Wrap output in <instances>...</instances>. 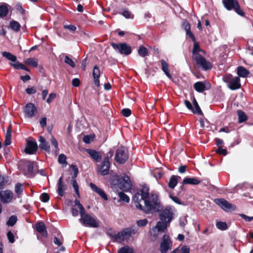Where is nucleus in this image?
I'll list each match as a JSON object with an SVG mask.
<instances>
[{
    "mask_svg": "<svg viewBox=\"0 0 253 253\" xmlns=\"http://www.w3.org/2000/svg\"><path fill=\"white\" fill-rule=\"evenodd\" d=\"M144 206L140 203L135 205L137 209L143 211L146 214L150 212H159L163 209L158 193L154 191L150 193V196L144 199Z\"/></svg>",
    "mask_w": 253,
    "mask_h": 253,
    "instance_id": "1",
    "label": "nucleus"
},
{
    "mask_svg": "<svg viewBox=\"0 0 253 253\" xmlns=\"http://www.w3.org/2000/svg\"><path fill=\"white\" fill-rule=\"evenodd\" d=\"M201 52L203 54H205V51L202 49L198 42L196 41L194 42L193 48L192 50L193 59L196 62V64L202 67L204 71L210 70L212 69V65L211 63L207 61L206 58L199 52Z\"/></svg>",
    "mask_w": 253,
    "mask_h": 253,
    "instance_id": "2",
    "label": "nucleus"
},
{
    "mask_svg": "<svg viewBox=\"0 0 253 253\" xmlns=\"http://www.w3.org/2000/svg\"><path fill=\"white\" fill-rule=\"evenodd\" d=\"M138 229L135 226L124 228L121 231L114 235H110V236L114 239L115 242L122 243L125 241H127L129 239L132 235L135 234L138 232Z\"/></svg>",
    "mask_w": 253,
    "mask_h": 253,
    "instance_id": "3",
    "label": "nucleus"
},
{
    "mask_svg": "<svg viewBox=\"0 0 253 253\" xmlns=\"http://www.w3.org/2000/svg\"><path fill=\"white\" fill-rule=\"evenodd\" d=\"M223 80L230 90H237L241 87V80L239 77H234L231 74H227L223 76Z\"/></svg>",
    "mask_w": 253,
    "mask_h": 253,
    "instance_id": "4",
    "label": "nucleus"
},
{
    "mask_svg": "<svg viewBox=\"0 0 253 253\" xmlns=\"http://www.w3.org/2000/svg\"><path fill=\"white\" fill-rule=\"evenodd\" d=\"M80 215L81 218L79 221L84 226L92 228L99 227L98 222L92 216L87 213L85 210L80 212Z\"/></svg>",
    "mask_w": 253,
    "mask_h": 253,
    "instance_id": "5",
    "label": "nucleus"
},
{
    "mask_svg": "<svg viewBox=\"0 0 253 253\" xmlns=\"http://www.w3.org/2000/svg\"><path fill=\"white\" fill-rule=\"evenodd\" d=\"M111 45L115 50L121 55L127 56L132 52L131 47L126 42H111Z\"/></svg>",
    "mask_w": 253,
    "mask_h": 253,
    "instance_id": "6",
    "label": "nucleus"
},
{
    "mask_svg": "<svg viewBox=\"0 0 253 253\" xmlns=\"http://www.w3.org/2000/svg\"><path fill=\"white\" fill-rule=\"evenodd\" d=\"M222 3L224 6L228 10H234L240 16L245 15L244 12L241 9L240 6L237 0H223Z\"/></svg>",
    "mask_w": 253,
    "mask_h": 253,
    "instance_id": "7",
    "label": "nucleus"
},
{
    "mask_svg": "<svg viewBox=\"0 0 253 253\" xmlns=\"http://www.w3.org/2000/svg\"><path fill=\"white\" fill-rule=\"evenodd\" d=\"M150 196L149 193V188L146 184H143L139 192H137L132 197V201L136 205L138 203H140L142 200L147 198Z\"/></svg>",
    "mask_w": 253,
    "mask_h": 253,
    "instance_id": "8",
    "label": "nucleus"
},
{
    "mask_svg": "<svg viewBox=\"0 0 253 253\" xmlns=\"http://www.w3.org/2000/svg\"><path fill=\"white\" fill-rule=\"evenodd\" d=\"M128 159V154L124 147H121L116 150L115 156V161L119 164H124Z\"/></svg>",
    "mask_w": 253,
    "mask_h": 253,
    "instance_id": "9",
    "label": "nucleus"
},
{
    "mask_svg": "<svg viewBox=\"0 0 253 253\" xmlns=\"http://www.w3.org/2000/svg\"><path fill=\"white\" fill-rule=\"evenodd\" d=\"M117 183L120 188L124 191H127L131 188V182L128 176L124 174L123 176H117L116 177Z\"/></svg>",
    "mask_w": 253,
    "mask_h": 253,
    "instance_id": "10",
    "label": "nucleus"
},
{
    "mask_svg": "<svg viewBox=\"0 0 253 253\" xmlns=\"http://www.w3.org/2000/svg\"><path fill=\"white\" fill-rule=\"evenodd\" d=\"M172 246V241L168 234L164 235L162 242L160 244V251L161 253H167L169 250L171 249Z\"/></svg>",
    "mask_w": 253,
    "mask_h": 253,
    "instance_id": "11",
    "label": "nucleus"
},
{
    "mask_svg": "<svg viewBox=\"0 0 253 253\" xmlns=\"http://www.w3.org/2000/svg\"><path fill=\"white\" fill-rule=\"evenodd\" d=\"M71 168L73 171V174L71 178V184L72 185L77 196L79 198H80L81 197L79 192V186L77 180H76V178L77 177L79 173L78 168L77 166L73 165L71 166Z\"/></svg>",
    "mask_w": 253,
    "mask_h": 253,
    "instance_id": "12",
    "label": "nucleus"
},
{
    "mask_svg": "<svg viewBox=\"0 0 253 253\" xmlns=\"http://www.w3.org/2000/svg\"><path fill=\"white\" fill-rule=\"evenodd\" d=\"M214 202L225 211H234L236 209L235 206L229 203L223 198H216Z\"/></svg>",
    "mask_w": 253,
    "mask_h": 253,
    "instance_id": "13",
    "label": "nucleus"
},
{
    "mask_svg": "<svg viewBox=\"0 0 253 253\" xmlns=\"http://www.w3.org/2000/svg\"><path fill=\"white\" fill-rule=\"evenodd\" d=\"M159 214V217L161 221H166L170 223L173 218V213L170 207L167 206L165 209L162 210Z\"/></svg>",
    "mask_w": 253,
    "mask_h": 253,
    "instance_id": "14",
    "label": "nucleus"
},
{
    "mask_svg": "<svg viewBox=\"0 0 253 253\" xmlns=\"http://www.w3.org/2000/svg\"><path fill=\"white\" fill-rule=\"evenodd\" d=\"M38 149V145L35 140L27 141V145L25 149L26 154H33L37 151Z\"/></svg>",
    "mask_w": 253,
    "mask_h": 253,
    "instance_id": "15",
    "label": "nucleus"
},
{
    "mask_svg": "<svg viewBox=\"0 0 253 253\" xmlns=\"http://www.w3.org/2000/svg\"><path fill=\"white\" fill-rule=\"evenodd\" d=\"M111 163L103 160L100 165L98 166V171L102 175H106L109 173Z\"/></svg>",
    "mask_w": 253,
    "mask_h": 253,
    "instance_id": "16",
    "label": "nucleus"
},
{
    "mask_svg": "<svg viewBox=\"0 0 253 253\" xmlns=\"http://www.w3.org/2000/svg\"><path fill=\"white\" fill-rule=\"evenodd\" d=\"M13 197V193L9 190L1 191L0 192V199L3 204L8 203L11 202Z\"/></svg>",
    "mask_w": 253,
    "mask_h": 253,
    "instance_id": "17",
    "label": "nucleus"
},
{
    "mask_svg": "<svg viewBox=\"0 0 253 253\" xmlns=\"http://www.w3.org/2000/svg\"><path fill=\"white\" fill-rule=\"evenodd\" d=\"M24 112L28 117L31 118L37 113V109L33 103H29L25 107Z\"/></svg>",
    "mask_w": 253,
    "mask_h": 253,
    "instance_id": "18",
    "label": "nucleus"
},
{
    "mask_svg": "<svg viewBox=\"0 0 253 253\" xmlns=\"http://www.w3.org/2000/svg\"><path fill=\"white\" fill-rule=\"evenodd\" d=\"M36 230L40 233L44 237H47L48 236L47 231L46 230V227L44 223L42 221H40L37 222L36 225Z\"/></svg>",
    "mask_w": 253,
    "mask_h": 253,
    "instance_id": "19",
    "label": "nucleus"
},
{
    "mask_svg": "<svg viewBox=\"0 0 253 253\" xmlns=\"http://www.w3.org/2000/svg\"><path fill=\"white\" fill-rule=\"evenodd\" d=\"M57 185L58 187L57 192L60 196L63 197L64 195V191L67 189V186L63 181L62 176L59 178L58 181Z\"/></svg>",
    "mask_w": 253,
    "mask_h": 253,
    "instance_id": "20",
    "label": "nucleus"
},
{
    "mask_svg": "<svg viewBox=\"0 0 253 253\" xmlns=\"http://www.w3.org/2000/svg\"><path fill=\"white\" fill-rule=\"evenodd\" d=\"M89 186L92 191L97 193L102 199L106 201L108 200V197L103 190L97 187L93 183H90L89 184Z\"/></svg>",
    "mask_w": 253,
    "mask_h": 253,
    "instance_id": "21",
    "label": "nucleus"
},
{
    "mask_svg": "<svg viewBox=\"0 0 253 253\" xmlns=\"http://www.w3.org/2000/svg\"><path fill=\"white\" fill-rule=\"evenodd\" d=\"M39 141L40 142L39 147L41 149L44 150L47 153H50V148L49 143L42 135L39 136Z\"/></svg>",
    "mask_w": 253,
    "mask_h": 253,
    "instance_id": "22",
    "label": "nucleus"
},
{
    "mask_svg": "<svg viewBox=\"0 0 253 253\" xmlns=\"http://www.w3.org/2000/svg\"><path fill=\"white\" fill-rule=\"evenodd\" d=\"M85 151L89 155L90 157L96 162H98L100 161L101 155L95 150L88 148L86 149Z\"/></svg>",
    "mask_w": 253,
    "mask_h": 253,
    "instance_id": "23",
    "label": "nucleus"
},
{
    "mask_svg": "<svg viewBox=\"0 0 253 253\" xmlns=\"http://www.w3.org/2000/svg\"><path fill=\"white\" fill-rule=\"evenodd\" d=\"M201 181L197 177H186L182 181L183 184L198 185L200 183Z\"/></svg>",
    "mask_w": 253,
    "mask_h": 253,
    "instance_id": "24",
    "label": "nucleus"
},
{
    "mask_svg": "<svg viewBox=\"0 0 253 253\" xmlns=\"http://www.w3.org/2000/svg\"><path fill=\"white\" fill-rule=\"evenodd\" d=\"M237 73L239 78H246L250 74V72L244 67L240 66L237 68Z\"/></svg>",
    "mask_w": 253,
    "mask_h": 253,
    "instance_id": "25",
    "label": "nucleus"
},
{
    "mask_svg": "<svg viewBox=\"0 0 253 253\" xmlns=\"http://www.w3.org/2000/svg\"><path fill=\"white\" fill-rule=\"evenodd\" d=\"M161 63L162 65V69L163 71L165 73L166 75L170 80L172 79V76L170 74L169 70V65L166 62V61L162 59L161 60Z\"/></svg>",
    "mask_w": 253,
    "mask_h": 253,
    "instance_id": "26",
    "label": "nucleus"
},
{
    "mask_svg": "<svg viewBox=\"0 0 253 253\" xmlns=\"http://www.w3.org/2000/svg\"><path fill=\"white\" fill-rule=\"evenodd\" d=\"M237 114L238 116V123L241 124L245 122L248 119V116L246 113L241 110H238L237 111Z\"/></svg>",
    "mask_w": 253,
    "mask_h": 253,
    "instance_id": "27",
    "label": "nucleus"
},
{
    "mask_svg": "<svg viewBox=\"0 0 253 253\" xmlns=\"http://www.w3.org/2000/svg\"><path fill=\"white\" fill-rule=\"evenodd\" d=\"M177 178H180V176L172 175L170 176L168 183L169 187L170 189H174L178 183Z\"/></svg>",
    "mask_w": 253,
    "mask_h": 253,
    "instance_id": "28",
    "label": "nucleus"
},
{
    "mask_svg": "<svg viewBox=\"0 0 253 253\" xmlns=\"http://www.w3.org/2000/svg\"><path fill=\"white\" fill-rule=\"evenodd\" d=\"M8 13V5L3 3L0 5V17L3 18L7 16Z\"/></svg>",
    "mask_w": 253,
    "mask_h": 253,
    "instance_id": "29",
    "label": "nucleus"
},
{
    "mask_svg": "<svg viewBox=\"0 0 253 253\" xmlns=\"http://www.w3.org/2000/svg\"><path fill=\"white\" fill-rule=\"evenodd\" d=\"M194 89L198 92H203L206 90V86L202 82H198L194 84Z\"/></svg>",
    "mask_w": 253,
    "mask_h": 253,
    "instance_id": "30",
    "label": "nucleus"
},
{
    "mask_svg": "<svg viewBox=\"0 0 253 253\" xmlns=\"http://www.w3.org/2000/svg\"><path fill=\"white\" fill-rule=\"evenodd\" d=\"M9 28L15 32H18L20 31L21 25L19 23L14 20L10 22Z\"/></svg>",
    "mask_w": 253,
    "mask_h": 253,
    "instance_id": "31",
    "label": "nucleus"
},
{
    "mask_svg": "<svg viewBox=\"0 0 253 253\" xmlns=\"http://www.w3.org/2000/svg\"><path fill=\"white\" fill-rule=\"evenodd\" d=\"M138 55L142 57H145L149 55L148 49L143 45H140L137 50Z\"/></svg>",
    "mask_w": 253,
    "mask_h": 253,
    "instance_id": "32",
    "label": "nucleus"
},
{
    "mask_svg": "<svg viewBox=\"0 0 253 253\" xmlns=\"http://www.w3.org/2000/svg\"><path fill=\"white\" fill-rule=\"evenodd\" d=\"M168 223L166 221H158L156 228H157L159 232H163L167 229Z\"/></svg>",
    "mask_w": 253,
    "mask_h": 253,
    "instance_id": "33",
    "label": "nucleus"
},
{
    "mask_svg": "<svg viewBox=\"0 0 253 253\" xmlns=\"http://www.w3.org/2000/svg\"><path fill=\"white\" fill-rule=\"evenodd\" d=\"M10 64L16 69H22L28 72L30 71V70L28 68L18 61L14 63H10Z\"/></svg>",
    "mask_w": 253,
    "mask_h": 253,
    "instance_id": "34",
    "label": "nucleus"
},
{
    "mask_svg": "<svg viewBox=\"0 0 253 253\" xmlns=\"http://www.w3.org/2000/svg\"><path fill=\"white\" fill-rule=\"evenodd\" d=\"M2 55L3 57H5L8 60L13 62H16L17 57L15 55H13L11 53L7 51H3L2 52Z\"/></svg>",
    "mask_w": 253,
    "mask_h": 253,
    "instance_id": "35",
    "label": "nucleus"
},
{
    "mask_svg": "<svg viewBox=\"0 0 253 253\" xmlns=\"http://www.w3.org/2000/svg\"><path fill=\"white\" fill-rule=\"evenodd\" d=\"M8 181V176L6 175L0 174V189L4 188L5 185Z\"/></svg>",
    "mask_w": 253,
    "mask_h": 253,
    "instance_id": "36",
    "label": "nucleus"
},
{
    "mask_svg": "<svg viewBox=\"0 0 253 253\" xmlns=\"http://www.w3.org/2000/svg\"><path fill=\"white\" fill-rule=\"evenodd\" d=\"M193 103L195 107V109H194L195 113H194V114L197 113L198 114H199L200 115H203V113L196 99H195V98L194 97H193Z\"/></svg>",
    "mask_w": 253,
    "mask_h": 253,
    "instance_id": "37",
    "label": "nucleus"
},
{
    "mask_svg": "<svg viewBox=\"0 0 253 253\" xmlns=\"http://www.w3.org/2000/svg\"><path fill=\"white\" fill-rule=\"evenodd\" d=\"M26 64L31 65L35 68H37L38 66V62L37 59L33 58H28L25 61Z\"/></svg>",
    "mask_w": 253,
    "mask_h": 253,
    "instance_id": "38",
    "label": "nucleus"
},
{
    "mask_svg": "<svg viewBox=\"0 0 253 253\" xmlns=\"http://www.w3.org/2000/svg\"><path fill=\"white\" fill-rule=\"evenodd\" d=\"M118 253H134L133 250L128 246H126L120 248Z\"/></svg>",
    "mask_w": 253,
    "mask_h": 253,
    "instance_id": "39",
    "label": "nucleus"
},
{
    "mask_svg": "<svg viewBox=\"0 0 253 253\" xmlns=\"http://www.w3.org/2000/svg\"><path fill=\"white\" fill-rule=\"evenodd\" d=\"M119 13L127 19H133L134 17L133 15L131 14V12L129 11L127 8H125L122 12H120Z\"/></svg>",
    "mask_w": 253,
    "mask_h": 253,
    "instance_id": "40",
    "label": "nucleus"
},
{
    "mask_svg": "<svg viewBox=\"0 0 253 253\" xmlns=\"http://www.w3.org/2000/svg\"><path fill=\"white\" fill-rule=\"evenodd\" d=\"M17 221V218L16 215H11L10 216L6 222V224L9 226H14Z\"/></svg>",
    "mask_w": 253,
    "mask_h": 253,
    "instance_id": "41",
    "label": "nucleus"
},
{
    "mask_svg": "<svg viewBox=\"0 0 253 253\" xmlns=\"http://www.w3.org/2000/svg\"><path fill=\"white\" fill-rule=\"evenodd\" d=\"M120 200L126 203L129 202V197L123 192H120L118 193Z\"/></svg>",
    "mask_w": 253,
    "mask_h": 253,
    "instance_id": "42",
    "label": "nucleus"
},
{
    "mask_svg": "<svg viewBox=\"0 0 253 253\" xmlns=\"http://www.w3.org/2000/svg\"><path fill=\"white\" fill-rule=\"evenodd\" d=\"M216 226L218 229L221 230H225L228 228L226 223L222 221L217 222L216 223Z\"/></svg>",
    "mask_w": 253,
    "mask_h": 253,
    "instance_id": "43",
    "label": "nucleus"
},
{
    "mask_svg": "<svg viewBox=\"0 0 253 253\" xmlns=\"http://www.w3.org/2000/svg\"><path fill=\"white\" fill-rule=\"evenodd\" d=\"M23 191V186L21 183H17L15 185V192L18 195L21 194Z\"/></svg>",
    "mask_w": 253,
    "mask_h": 253,
    "instance_id": "44",
    "label": "nucleus"
},
{
    "mask_svg": "<svg viewBox=\"0 0 253 253\" xmlns=\"http://www.w3.org/2000/svg\"><path fill=\"white\" fill-rule=\"evenodd\" d=\"M92 75L93 78H99L100 76V72L99 67L95 65L93 68Z\"/></svg>",
    "mask_w": 253,
    "mask_h": 253,
    "instance_id": "45",
    "label": "nucleus"
},
{
    "mask_svg": "<svg viewBox=\"0 0 253 253\" xmlns=\"http://www.w3.org/2000/svg\"><path fill=\"white\" fill-rule=\"evenodd\" d=\"M64 62L70 65L71 67L74 68L76 66L75 62L68 56L66 55L64 58Z\"/></svg>",
    "mask_w": 253,
    "mask_h": 253,
    "instance_id": "46",
    "label": "nucleus"
},
{
    "mask_svg": "<svg viewBox=\"0 0 253 253\" xmlns=\"http://www.w3.org/2000/svg\"><path fill=\"white\" fill-rule=\"evenodd\" d=\"M50 197L48 193H42L40 196V199L43 203L47 202L49 200Z\"/></svg>",
    "mask_w": 253,
    "mask_h": 253,
    "instance_id": "47",
    "label": "nucleus"
},
{
    "mask_svg": "<svg viewBox=\"0 0 253 253\" xmlns=\"http://www.w3.org/2000/svg\"><path fill=\"white\" fill-rule=\"evenodd\" d=\"M148 221L146 218L139 219L136 221L137 225L138 227H144L148 224Z\"/></svg>",
    "mask_w": 253,
    "mask_h": 253,
    "instance_id": "48",
    "label": "nucleus"
},
{
    "mask_svg": "<svg viewBox=\"0 0 253 253\" xmlns=\"http://www.w3.org/2000/svg\"><path fill=\"white\" fill-rule=\"evenodd\" d=\"M66 156L63 154H61L58 156V161L61 164L67 165Z\"/></svg>",
    "mask_w": 253,
    "mask_h": 253,
    "instance_id": "49",
    "label": "nucleus"
},
{
    "mask_svg": "<svg viewBox=\"0 0 253 253\" xmlns=\"http://www.w3.org/2000/svg\"><path fill=\"white\" fill-rule=\"evenodd\" d=\"M215 152L217 154L222 155L223 156H226L227 154V150L226 149H223L221 146H218Z\"/></svg>",
    "mask_w": 253,
    "mask_h": 253,
    "instance_id": "50",
    "label": "nucleus"
},
{
    "mask_svg": "<svg viewBox=\"0 0 253 253\" xmlns=\"http://www.w3.org/2000/svg\"><path fill=\"white\" fill-rule=\"evenodd\" d=\"M182 26H183V29L185 30L186 32L189 30H191L190 24L189 22L186 19L184 20V21L183 22Z\"/></svg>",
    "mask_w": 253,
    "mask_h": 253,
    "instance_id": "51",
    "label": "nucleus"
},
{
    "mask_svg": "<svg viewBox=\"0 0 253 253\" xmlns=\"http://www.w3.org/2000/svg\"><path fill=\"white\" fill-rule=\"evenodd\" d=\"M121 112L122 115L126 117H129L131 114L130 109L128 108H124L122 109Z\"/></svg>",
    "mask_w": 253,
    "mask_h": 253,
    "instance_id": "52",
    "label": "nucleus"
},
{
    "mask_svg": "<svg viewBox=\"0 0 253 253\" xmlns=\"http://www.w3.org/2000/svg\"><path fill=\"white\" fill-rule=\"evenodd\" d=\"M169 198L175 203L178 205H183V203L179 199V198L176 196H173L171 194L169 195Z\"/></svg>",
    "mask_w": 253,
    "mask_h": 253,
    "instance_id": "53",
    "label": "nucleus"
},
{
    "mask_svg": "<svg viewBox=\"0 0 253 253\" xmlns=\"http://www.w3.org/2000/svg\"><path fill=\"white\" fill-rule=\"evenodd\" d=\"M7 237L9 242L13 243L15 241L14 236L11 231H8L7 233Z\"/></svg>",
    "mask_w": 253,
    "mask_h": 253,
    "instance_id": "54",
    "label": "nucleus"
},
{
    "mask_svg": "<svg viewBox=\"0 0 253 253\" xmlns=\"http://www.w3.org/2000/svg\"><path fill=\"white\" fill-rule=\"evenodd\" d=\"M64 28L65 29H68L72 32H74L77 30L76 27L75 25H72V24L64 25Z\"/></svg>",
    "mask_w": 253,
    "mask_h": 253,
    "instance_id": "55",
    "label": "nucleus"
},
{
    "mask_svg": "<svg viewBox=\"0 0 253 253\" xmlns=\"http://www.w3.org/2000/svg\"><path fill=\"white\" fill-rule=\"evenodd\" d=\"M93 141V137L91 135H86L83 138V141L86 143L89 144Z\"/></svg>",
    "mask_w": 253,
    "mask_h": 253,
    "instance_id": "56",
    "label": "nucleus"
},
{
    "mask_svg": "<svg viewBox=\"0 0 253 253\" xmlns=\"http://www.w3.org/2000/svg\"><path fill=\"white\" fill-rule=\"evenodd\" d=\"M56 93H50L47 99H46V102L48 104H50L56 98Z\"/></svg>",
    "mask_w": 253,
    "mask_h": 253,
    "instance_id": "57",
    "label": "nucleus"
},
{
    "mask_svg": "<svg viewBox=\"0 0 253 253\" xmlns=\"http://www.w3.org/2000/svg\"><path fill=\"white\" fill-rule=\"evenodd\" d=\"M74 203H75V205L78 206V208L79 209V210L80 211V212L84 211L85 210L83 206L80 203V202L79 200L75 199L74 201Z\"/></svg>",
    "mask_w": 253,
    "mask_h": 253,
    "instance_id": "58",
    "label": "nucleus"
},
{
    "mask_svg": "<svg viewBox=\"0 0 253 253\" xmlns=\"http://www.w3.org/2000/svg\"><path fill=\"white\" fill-rule=\"evenodd\" d=\"M184 104L186 107L190 110H191L193 113H195L194 109L192 105L190 103V102L187 100L184 101Z\"/></svg>",
    "mask_w": 253,
    "mask_h": 253,
    "instance_id": "59",
    "label": "nucleus"
},
{
    "mask_svg": "<svg viewBox=\"0 0 253 253\" xmlns=\"http://www.w3.org/2000/svg\"><path fill=\"white\" fill-rule=\"evenodd\" d=\"M26 92L28 94H32L36 93L37 90L34 86L27 88L26 89Z\"/></svg>",
    "mask_w": 253,
    "mask_h": 253,
    "instance_id": "60",
    "label": "nucleus"
},
{
    "mask_svg": "<svg viewBox=\"0 0 253 253\" xmlns=\"http://www.w3.org/2000/svg\"><path fill=\"white\" fill-rule=\"evenodd\" d=\"M27 170L28 171V173L30 174H32L33 173V170H34V163L33 162H30L27 166Z\"/></svg>",
    "mask_w": 253,
    "mask_h": 253,
    "instance_id": "61",
    "label": "nucleus"
},
{
    "mask_svg": "<svg viewBox=\"0 0 253 253\" xmlns=\"http://www.w3.org/2000/svg\"><path fill=\"white\" fill-rule=\"evenodd\" d=\"M16 8L22 15L25 14V10L22 7L21 4H16Z\"/></svg>",
    "mask_w": 253,
    "mask_h": 253,
    "instance_id": "62",
    "label": "nucleus"
},
{
    "mask_svg": "<svg viewBox=\"0 0 253 253\" xmlns=\"http://www.w3.org/2000/svg\"><path fill=\"white\" fill-rule=\"evenodd\" d=\"M240 216L247 222H251L253 220V216H249L243 213L240 214Z\"/></svg>",
    "mask_w": 253,
    "mask_h": 253,
    "instance_id": "63",
    "label": "nucleus"
},
{
    "mask_svg": "<svg viewBox=\"0 0 253 253\" xmlns=\"http://www.w3.org/2000/svg\"><path fill=\"white\" fill-rule=\"evenodd\" d=\"M180 253H190V248L187 246H183L180 250Z\"/></svg>",
    "mask_w": 253,
    "mask_h": 253,
    "instance_id": "64",
    "label": "nucleus"
}]
</instances>
